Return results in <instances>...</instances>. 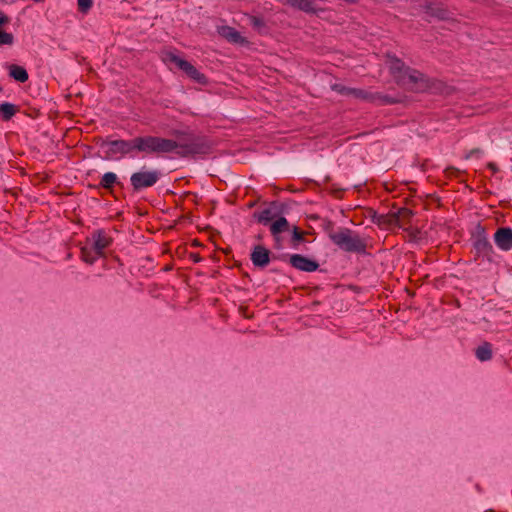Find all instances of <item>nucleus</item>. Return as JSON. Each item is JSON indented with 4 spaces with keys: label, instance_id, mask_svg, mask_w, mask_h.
Wrapping results in <instances>:
<instances>
[{
    "label": "nucleus",
    "instance_id": "obj_1",
    "mask_svg": "<svg viewBox=\"0 0 512 512\" xmlns=\"http://www.w3.org/2000/svg\"><path fill=\"white\" fill-rule=\"evenodd\" d=\"M389 73L397 85L414 93L448 94L450 86L446 82L429 77L425 73L412 68L395 54H386Z\"/></svg>",
    "mask_w": 512,
    "mask_h": 512
},
{
    "label": "nucleus",
    "instance_id": "obj_2",
    "mask_svg": "<svg viewBox=\"0 0 512 512\" xmlns=\"http://www.w3.org/2000/svg\"><path fill=\"white\" fill-rule=\"evenodd\" d=\"M93 142L100 147L108 146L105 152V159H116L118 156L124 157L132 155L134 152L145 154H156V136L145 135L137 136L132 139L111 140L108 137H94Z\"/></svg>",
    "mask_w": 512,
    "mask_h": 512
},
{
    "label": "nucleus",
    "instance_id": "obj_3",
    "mask_svg": "<svg viewBox=\"0 0 512 512\" xmlns=\"http://www.w3.org/2000/svg\"><path fill=\"white\" fill-rule=\"evenodd\" d=\"M176 151L181 158L204 157L212 152V145L204 136H190L185 142H178L156 136V155L168 154Z\"/></svg>",
    "mask_w": 512,
    "mask_h": 512
},
{
    "label": "nucleus",
    "instance_id": "obj_4",
    "mask_svg": "<svg viewBox=\"0 0 512 512\" xmlns=\"http://www.w3.org/2000/svg\"><path fill=\"white\" fill-rule=\"evenodd\" d=\"M472 260L477 265L496 263L497 254L489 240L486 227L480 222L470 232Z\"/></svg>",
    "mask_w": 512,
    "mask_h": 512
},
{
    "label": "nucleus",
    "instance_id": "obj_5",
    "mask_svg": "<svg viewBox=\"0 0 512 512\" xmlns=\"http://www.w3.org/2000/svg\"><path fill=\"white\" fill-rule=\"evenodd\" d=\"M332 243L348 253L365 254L367 249L366 241L346 227H340L337 230V235H333Z\"/></svg>",
    "mask_w": 512,
    "mask_h": 512
},
{
    "label": "nucleus",
    "instance_id": "obj_6",
    "mask_svg": "<svg viewBox=\"0 0 512 512\" xmlns=\"http://www.w3.org/2000/svg\"><path fill=\"white\" fill-rule=\"evenodd\" d=\"M165 61L173 63L177 65V67L182 70L187 77L191 80L195 81L198 84L206 85L208 84L207 76L200 72L194 65H192L189 61L180 58L173 52H167L164 57Z\"/></svg>",
    "mask_w": 512,
    "mask_h": 512
},
{
    "label": "nucleus",
    "instance_id": "obj_7",
    "mask_svg": "<svg viewBox=\"0 0 512 512\" xmlns=\"http://www.w3.org/2000/svg\"><path fill=\"white\" fill-rule=\"evenodd\" d=\"M161 178V172L158 170L141 169L131 174L130 184L134 193L141 192L144 189L153 187Z\"/></svg>",
    "mask_w": 512,
    "mask_h": 512
},
{
    "label": "nucleus",
    "instance_id": "obj_8",
    "mask_svg": "<svg viewBox=\"0 0 512 512\" xmlns=\"http://www.w3.org/2000/svg\"><path fill=\"white\" fill-rule=\"evenodd\" d=\"M349 96H352L356 99H361L367 102H375L379 101L382 105L395 104L397 101L389 95H383L381 93H372L367 90L361 88H351L349 91Z\"/></svg>",
    "mask_w": 512,
    "mask_h": 512
},
{
    "label": "nucleus",
    "instance_id": "obj_9",
    "mask_svg": "<svg viewBox=\"0 0 512 512\" xmlns=\"http://www.w3.org/2000/svg\"><path fill=\"white\" fill-rule=\"evenodd\" d=\"M422 10L429 16L441 21H448L451 19V12L447 5L442 2L425 0L421 5Z\"/></svg>",
    "mask_w": 512,
    "mask_h": 512
},
{
    "label": "nucleus",
    "instance_id": "obj_10",
    "mask_svg": "<svg viewBox=\"0 0 512 512\" xmlns=\"http://www.w3.org/2000/svg\"><path fill=\"white\" fill-rule=\"evenodd\" d=\"M118 186L123 188V183L119 180L118 176L114 172H106L102 175L99 184H88V188L92 189H105L114 199L117 200L115 195V187Z\"/></svg>",
    "mask_w": 512,
    "mask_h": 512
},
{
    "label": "nucleus",
    "instance_id": "obj_11",
    "mask_svg": "<svg viewBox=\"0 0 512 512\" xmlns=\"http://www.w3.org/2000/svg\"><path fill=\"white\" fill-rule=\"evenodd\" d=\"M288 263L295 269L303 272H314L320 267L318 261L302 254H292L289 256Z\"/></svg>",
    "mask_w": 512,
    "mask_h": 512
},
{
    "label": "nucleus",
    "instance_id": "obj_12",
    "mask_svg": "<svg viewBox=\"0 0 512 512\" xmlns=\"http://www.w3.org/2000/svg\"><path fill=\"white\" fill-rule=\"evenodd\" d=\"M493 240L498 249L504 252L512 250V228L500 226L496 229Z\"/></svg>",
    "mask_w": 512,
    "mask_h": 512
},
{
    "label": "nucleus",
    "instance_id": "obj_13",
    "mask_svg": "<svg viewBox=\"0 0 512 512\" xmlns=\"http://www.w3.org/2000/svg\"><path fill=\"white\" fill-rule=\"evenodd\" d=\"M250 259L257 268H265L271 261V251L263 245H256L251 251Z\"/></svg>",
    "mask_w": 512,
    "mask_h": 512
},
{
    "label": "nucleus",
    "instance_id": "obj_14",
    "mask_svg": "<svg viewBox=\"0 0 512 512\" xmlns=\"http://www.w3.org/2000/svg\"><path fill=\"white\" fill-rule=\"evenodd\" d=\"M92 238L94 240L93 247L96 250V254L104 257V250L111 246L113 239L109 236L105 230L98 229L92 233Z\"/></svg>",
    "mask_w": 512,
    "mask_h": 512
},
{
    "label": "nucleus",
    "instance_id": "obj_15",
    "mask_svg": "<svg viewBox=\"0 0 512 512\" xmlns=\"http://www.w3.org/2000/svg\"><path fill=\"white\" fill-rule=\"evenodd\" d=\"M283 204L278 201H272L270 208H266L260 212H254L253 217L261 224L267 225L271 223L275 215L272 214V210H275L278 214L283 212Z\"/></svg>",
    "mask_w": 512,
    "mask_h": 512
},
{
    "label": "nucleus",
    "instance_id": "obj_16",
    "mask_svg": "<svg viewBox=\"0 0 512 512\" xmlns=\"http://www.w3.org/2000/svg\"><path fill=\"white\" fill-rule=\"evenodd\" d=\"M219 34L225 38L228 42L234 44H247L248 41L245 37H243L240 32H238L235 28L230 26H222L219 29Z\"/></svg>",
    "mask_w": 512,
    "mask_h": 512
},
{
    "label": "nucleus",
    "instance_id": "obj_17",
    "mask_svg": "<svg viewBox=\"0 0 512 512\" xmlns=\"http://www.w3.org/2000/svg\"><path fill=\"white\" fill-rule=\"evenodd\" d=\"M287 3L300 11L308 14H317L323 11L322 8H316V0H286Z\"/></svg>",
    "mask_w": 512,
    "mask_h": 512
},
{
    "label": "nucleus",
    "instance_id": "obj_18",
    "mask_svg": "<svg viewBox=\"0 0 512 512\" xmlns=\"http://www.w3.org/2000/svg\"><path fill=\"white\" fill-rule=\"evenodd\" d=\"M377 226L380 229L390 230L397 227V217L394 215V211H389L386 214H380L377 221Z\"/></svg>",
    "mask_w": 512,
    "mask_h": 512
},
{
    "label": "nucleus",
    "instance_id": "obj_19",
    "mask_svg": "<svg viewBox=\"0 0 512 512\" xmlns=\"http://www.w3.org/2000/svg\"><path fill=\"white\" fill-rule=\"evenodd\" d=\"M8 71L9 76L17 82L24 83L29 78L28 72L23 66L11 64L8 66Z\"/></svg>",
    "mask_w": 512,
    "mask_h": 512
},
{
    "label": "nucleus",
    "instance_id": "obj_20",
    "mask_svg": "<svg viewBox=\"0 0 512 512\" xmlns=\"http://www.w3.org/2000/svg\"><path fill=\"white\" fill-rule=\"evenodd\" d=\"M394 215L397 217V227L401 228L404 225L410 224L414 216V212L406 207L398 208L394 211Z\"/></svg>",
    "mask_w": 512,
    "mask_h": 512
},
{
    "label": "nucleus",
    "instance_id": "obj_21",
    "mask_svg": "<svg viewBox=\"0 0 512 512\" xmlns=\"http://www.w3.org/2000/svg\"><path fill=\"white\" fill-rule=\"evenodd\" d=\"M289 222L285 217H278L276 220L271 222L270 224V232L271 234L277 238V236L283 232H286L289 230Z\"/></svg>",
    "mask_w": 512,
    "mask_h": 512
},
{
    "label": "nucleus",
    "instance_id": "obj_22",
    "mask_svg": "<svg viewBox=\"0 0 512 512\" xmlns=\"http://www.w3.org/2000/svg\"><path fill=\"white\" fill-rule=\"evenodd\" d=\"M475 356L481 362L489 361L492 359L493 350L490 342H484L475 349Z\"/></svg>",
    "mask_w": 512,
    "mask_h": 512
},
{
    "label": "nucleus",
    "instance_id": "obj_23",
    "mask_svg": "<svg viewBox=\"0 0 512 512\" xmlns=\"http://www.w3.org/2000/svg\"><path fill=\"white\" fill-rule=\"evenodd\" d=\"M19 112V107L9 102L0 104V117L3 121H9L16 113Z\"/></svg>",
    "mask_w": 512,
    "mask_h": 512
},
{
    "label": "nucleus",
    "instance_id": "obj_24",
    "mask_svg": "<svg viewBox=\"0 0 512 512\" xmlns=\"http://www.w3.org/2000/svg\"><path fill=\"white\" fill-rule=\"evenodd\" d=\"M249 24L256 30L260 35L268 33V27L263 17L257 15H248Z\"/></svg>",
    "mask_w": 512,
    "mask_h": 512
},
{
    "label": "nucleus",
    "instance_id": "obj_25",
    "mask_svg": "<svg viewBox=\"0 0 512 512\" xmlns=\"http://www.w3.org/2000/svg\"><path fill=\"white\" fill-rule=\"evenodd\" d=\"M80 258L89 265H93L101 255L96 254L95 248L84 246L80 250Z\"/></svg>",
    "mask_w": 512,
    "mask_h": 512
},
{
    "label": "nucleus",
    "instance_id": "obj_26",
    "mask_svg": "<svg viewBox=\"0 0 512 512\" xmlns=\"http://www.w3.org/2000/svg\"><path fill=\"white\" fill-rule=\"evenodd\" d=\"M307 232L301 230L299 227L294 226L292 230V237H291V245L294 248H297L300 243L305 241V236Z\"/></svg>",
    "mask_w": 512,
    "mask_h": 512
},
{
    "label": "nucleus",
    "instance_id": "obj_27",
    "mask_svg": "<svg viewBox=\"0 0 512 512\" xmlns=\"http://www.w3.org/2000/svg\"><path fill=\"white\" fill-rule=\"evenodd\" d=\"M321 228L332 242L333 235H337V231L335 230V222L329 218H323L321 219Z\"/></svg>",
    "mask_w": 512,
    "mask_h": 512
},
{
    "label": "nucleus",
    "instance_id": "obj_28",
    "mask_svg": "<svg viewBox=\"0 0 512 512\" xmlns=\"http://www.w3.org/2000/svg\"><path fill=\"white\" fill-rule=\"evenodd\" d=\"M445 173V176L449 179H459L462 175H465L466 172L465 171H461L459 170L458 168L454 167V166H449L445 169L444 171Z\"/></svg>",
    "mask_w": 512,
    "mask_h": 512
},
{
    "label": "nucleus",
    "instance_id": "obj_29",
    "mask_svg": "<svg viewBox=\"0 0 512 512\" xmlns=\"http://www.w3.org/2000/svg\"><path fill=\"white\" fill-rule=\"evenodd\" d=\"M77 6L80 13L87 14L93 6V0H77Z\"/></svg>",
    "mask_w": 512,
    "mask_h": 512
},
{
    "label": "nucleus",
    "instance_id": "obj_30",
    "mask_svg": "<svg viewBox=\"0 0 512 512\" xmlns=\"http://www.w3.org/2000/svg\"><path fill=\"white\" fill-rule=\"evenodd\" d=\"M14 43V36L12 33H8L3 29L0 30V46L12 45Z\"/></svg>",
    "mask_w": 512,
    "mask_h": 512
},
{
    "label": "nucleus",
    "instance_id": "obj_31",
    "mask_svg": "<svg viewBox=\"0 0 512 512\" xmlns=\"http://www.w3.org/2000/svg\"><path fill=\"white\" fill-rule=\"evenodd\" d=\"M331 89H332V91H334L340 95L349 96L350 87H347L343 84H340V83L332 84Z\"/></svg>",
    "mask_w": 512,
    "mask_h": 512
},
{
    "label": "nucleus",
    "instance_id": "obj_32",
    "mask_svg": "<svg viewBox=\"0 0 512 512\" xmlns=\"http://www.w3.org/2000/svg\"><path fill=\"white\" fill-rule=\"evenodd\" d=\"M427 203L425 205V209H429L430 204H436V207L439 209L442 207L441 198L437 194H428L427 195Z\"/></svg>",
    "mask_w": 512,
    "mask_h": 512
},
{
    "label": "nucleus",
    "instance_id": "obj_33",
    "mask_svg": "<svg viewBox=\"0 0 512 512\" xmlns=\"http://www.w3.org/2000/svg\"><path fill=\"white\" fill-rule=\"evenodd\" d=\"M365 216L371 220V222L377 225L380 214L377 213L373 208H366Z\"/></svg>",
    "mask_w": 512,
    "mask_h": 512
},
{
    "label": "nucleus",
    "instance_id": "obj_34",
    "mask_svg": "<svg viewBox=\"0 0 512 512\" xmlns=\"http://www.w3.org/2000/svg\"><path fill=\"white\" fill-rule=\"evenodd\" d=\"M483 154V151L482 149L480 148H473L471 149L466 155H465V159H470L472 158L473 156H476V157H479L480 155Z\"/></svg>",
    "mask_w": 512,
    "mask_h": 512
},
{
    "label": "nucleus",
    "instance_id": "obj_35",
    "mask_svg": "<svg viewBox=\"0 0 512 512\" xmlns=\"http://www.w3.org/2000/svg\"><path fill=\"white\" fill-rule=\"evenodd\" d=\"M10 21L11 19L7 14L0 12V30H2L5 25L9 24Z\"/></svg>",
    "mask_w": 512,
    "mask_h": 512
},
{
    "label": "nucleus",
    "instance_id": "obj_36",
    "mask_svg": "<svg viewBox=\"0 0 512 512\" xmlns=\"http://www.w3.org/2000/svg\"><path fill=\"white\" fill-rule=\"evenodd\" d=\"M299 289L306 291V293H307L308 295H313V294H315L317 291H319V290H320V287H319V286H313V287H310V286H301Z\"/></svg>",
    "mask_w": 512,
    "mask_h": 512
},
{
    "label": "nucleus",
    "instance_id": "obj_37",
    "mask_svg": "<svg viewBox=\"0 0 512 512\" xmlns=\"http://www.w3.org/2000/svg\"><path fill=\"white\" fill-rule=\"evenodd\" d=\"M189 258L194 262V263H199L202 261V257L199 253H195V252H191L189 253Z\"/></svg>",
    "mask_w": 512,
    "mask_h": 512
},
{
    "label": "nucleus",
    "instance_id": "obj_38",
    "mask_svg": "<svg viewBox=\"0 0 512 512\" xmlns=\"http://www.w3.org/2000/svg\"><path fill=\"white\" fill-rule=\"evenodd\" d=\"M486 167L493 173H497L499 171V168L495 162H488Z\"/></svg>",
    "mask_w": 512,
    "mask_h": 512
},
{
    "label": "nucleus",
    "instance_id": "obj_39",
    "mask_svg": "<svg viewBox=\"0 0 512 512\" xmlns=\"http://www.w3.org/2000/svg\"><path fill=\"white\" fill-rule=\"evenodd\" d=\"M248 310H249V309H248V307H247V306H243V305H241V306L239 307V312H240V314H241L244 318H250V317H251L250 315H248Z\"/></svg>",
    "mask_w": 512,
    "mask_h": 512
},
{
    "label": "nucleus",
    "instance_id": "obj_40",
    "mask_svg": "<svg viewBox=\"0 0 512 512\" xmlns=\"http://www.w3.org/2000/svg\"><path fill=\"white\" fill-rule=\"evenodd\" d=\"M345 189H342V188H339V189H334L332 191V194L337 197V198H342V195L344 193Z\"/></svg>",
    "mask_w": 512,
    "mask_h": 512
},
{
    "label": "nucleus",
    "instance_id": "obj_41",
    "mask_svg": "<svg viewBox=\"0 0 512 512\" xmlns=\"http://www.w3.org/2000/svg\"><path fill=\"white\" fill-rule=\"evenodd\" d=\"M308 219H310L312 221H317V220H321L322 218L318 214H311L308 216Z\"/></svg>",
    "mask_w": 512,
    "mask_h": 512
},
{
    "label": "nucleus",
    "instance_id": "obj_42",
    "mask_svg": "<svg viewBox=\"0 0 512 512\" xmlns=\"http://www.w3.org/2000/svg\"><path fill=\"white\" fill-rule=\"evenodd\" d=\"M191 246H193V247H201V246H202V243H201L198 239H194V240L191 242Z\"/></svg>",
    "mask_w": 512,
    "mask_h": 512
},
{
    "label": "nucleus",
    "instance_id": "obj_43",
    "mask_svg": "<svg viewBox=\"0 0 512 512\" xmlns=\"http://www.w3.org/2000/svg\"><path fill=\"white\" fill-rule=\"evenodd\" d=\"M405 291L407 292V294L410 296V297H414L415 296V291L412 290V289H409V288H406Z\"/></svg>",
    "mask_w": 512,
    "mask_h": 512
},
{
    "label": "nucleus",
    "instance_id": "obj_44",
    "mask_svg": "<svg viewBox=\"0 0 512 512\" xmlns=\"http://www.w3.org/2000/svg\"><path fill=\"white\" fill-rule=\"evenodd\" d=\"M223 252H224L226 255H229V254H231V249H230V248H227V249L223 250Z\"/></svg>",
    "mask_w": 512,
    "mask_h": 512
},
{
    "label": "nucleus",
    "instance_id": "obj_45",
    "mask_svg": "<svg viewBox=\"0 0 512 512\" xmlns=\"http://www.w3.org/2000/svg\"><path fill=\"white\" fill-rule=\"evenodd\" d=\"M35 3H44L45 0H33Z\"/></svg>",
    "mask_w": 512,
    "mask_h": 512
},
{
    "label": "nucleus",
    "instance_id": "obj_46",
    "mask_svg": "<svg viewBox=\"0 0 512 512\" xmlns=\"http://www.w3.org/2000/svg\"><path fill=\"white\" fill-rule=\"evenodd\" d=\"M306 232H307L306 235H314L315 234V232H311V231H306Z\"/></svg>",
    "mask_w": 512,
    "mask_h": 512
},
{
    "label": "nucleus",
    "instance_id": "obj_47",
    "mask_svg": "<svg viewBox=\"0 0 512 512\" xmlns=\"http://www.w3.org/2000/svg\"><path fill=\"white\" fill-rule=\"evenodd\" d=\"M319 304H320V302H319V301H314V302H313V305H319Z\"/></svg>",
    "mask_w": 512,
    "mask_h": 512
},
{
    "label": "nucleus",
    "instance_id": "obj_48",
    "mask_svg": "<svg viewBox=\"0 0 512 512\" xmlns=\"http://www.w3.org/2000/svg\"><path fill=\"white\" fill-rule=\"evenodd\" d=\"M0 92H2V87L0 86Z\"/></svg>",
    "mask_w": 512,
    "mask_h": 512
}]
</instances>
